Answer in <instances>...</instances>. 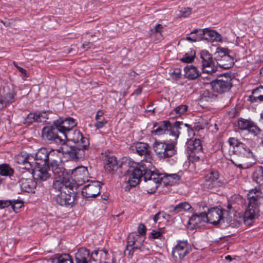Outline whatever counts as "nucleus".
Segmentation results:
<instances>
[{"instance_id":"f8f14e48","label":"nucleus","mask_w":263,"mask_h":263,"mask_svg":"<svg viewBox=\"0 0 263 263\" xmlns=\"http://www.w3.org/2000/svg\"><path fill=\"white\" fill-rule=\"evenodd\" d=\"M60 129L55 126L44 127L42 131V137L46 141L58 144H65V139L58 135Z\"/></svg>"},{"instance_id":"6ab92c4d","label":"nucleus","mask_w":263,"mask_h":263,"mask_svg":"<svg viewBox=\"0 0 263 263\" xmlns=\"http://www.w3.org/2000/svg\"><path fill=\"white\" fill-rule=\"evenodd\" d=\"M33 176L30 171L22 174L19 180L20 186L22 191L30 193L33 192L36 186V182L33 180Z\"/></svg>"},{"instance_id":"5fc2aeb1","label":"nucleus","mask_w":263,"mask_h":263,"mask_svg":"<svg viewBox=\"0 0 263 263\" xmlns=\"http://www.w3.org/2000/svg\"><path fill=\"white\" fill-rule=\"evenodd\" d=\"M146 232V228L145 226L142 223H139L138 228V232L139 233L138 234V235L144 236V237H145Z\"/></svg>"},{"instance_id":"603ef678","label":"nucleus","mask_w":263,"mask_h":263,"mask_svg":"<svg viewBox=\"0 0 263 263\" xmlns=\"http://www.w3.org/2000/svg\"><path fill=\"white\" fill-rule=\"evenodd\" d=\"M192 12V9L190 8H181L180 11V16L183 17L189 16Z\"/></svg>"},{"instance_id":"0e129e2a","label":"nucleus","mask_w":263,"mask_h":263,"mask_svg":"<svg viewBox=\"0 0 263 263\" xmlns=\"http://www.w3.org/2000/svg\"><path fill=\"white\" fill-rule=\"evenodd\" d=\"M237 111L235 108H232L229 111V116L230 118H234L237 115Z\"/></svg>"},{"instance_id":"69168bd1","label":"nucleus","mask_w":263,"mask_h":263,"mask_svg":"<svg viewBox=\"0 0 263 263\" xmlns=\"http://www.w3.org/2000/svg\"><path fill=\"white\" fill-rule=\"evenodd\" d=\"M6 105L5 101H4L3 96L0 95V110L6 107Z\"/></svg>"},{"instance_id":"1a4fd4ad","label":"nucleus","mask_w":263,"mask_h":263,"mask_svg":"<svg viewBox=\"0 0 263 263\" xmlns=\"http://www.w3.org/2000/svg\"><path fill=\"white\" fill-rule=\"evenodd\" d=\"M153 148L157 156L162 158L172 157L176 152L174 142L156 141Z\"/></svg>"},{"instance_id":"f704fd0d","label":"nucleus","mask_w":263,"mask_h":263,"mask_svg":"<svg viewBox=\"0 0 263 263\" xmlns=\"http://www.w3.org/2000/svg\"><path fill=\"white\" fill-rule=\"evenodd\" d=\"M252 178L257 184L263 185V167H257L252 173Z\"/></svg>"},{"instance_id":"8fccbe9b","label":"nucleus","mask_w":263,"mask_h":263,"mask_svg":"<svg viewBox=\"0 0 263 263\" xmlns=\"http://www.w3.org/2000/svg\"><path fill=\"white\" fill-rule=\"evenodd\" d=\"M248 130L250 133H252L255 136L260 134L261 133V130L259 128L252 122H251Z\"/></svg>"},{"instance_id":"9b49d317","label":"nucleus","mask_w":263,"mask_h":263,"mask_svg":"<svg viewBox=\"0 0 263 263\" xmlns=\"http://www.w3.org/2000/svg\"><path fill=\"white\" fill-rule=\"evenodd\" d=\"M211 86L214 92L223 93L229 91L232 87V79L229 76H222L213 81Z\"/></svg>"},{"instance_id":"052dcab7","label":"nucleus","mask_w":263,"mask_h":263,"mask_svg":"<svg viewBox=\"0 0 263 263\" xmlns=\"http://www.w3.org/2000/svg\"><path fill=\"white\" fill-rule=\"evenodd\" d=\"M204 31V36L205 35H208L209 37H211L212 39L215 36V35L216 34V32L213 30H209L208 29H203Z\"/></svg>"},{"instance_id":"bb28decb","label":"nucleus","mask_w":263,"mask_h":263,"mask_svg":"<svg viewBox=\"0 0 263 263\" xmlns=\"http://www.w3.org/2000/svg\"><path fill=\"white\" fill-rule=\"evenodd\" d=\"M91 254L85 248H80L75 254L76 263H91Z\"/></svg>"},{"instance_id":"f03ea898","label":"nucleus","mask_w":263,"mask_h":263,"mask_svg":"<svg viewBox=\"0 0 263 263\" xmlns=\"http://www.w3.org/2000/svg\"><path fill=\"white\" fill-rule=\"evenodd\" d=\"M184 132L190 134L193 132V130L189 124L182 121H176L172 125L168 121H163L154 125L152 133L156 135L168 134L174 137L176 140L179 135Z\"/></svg>"},{"instance_id":"6e6d98bb","label":"nucleus","mask_w":263,"mask_h":263,"mask_svg":"<svg viewBox=\"0 0 263 263\" xmlns=\"http://www.w3.org/2000/svg\"><path fill=\"white\" fill-rule=\"evenodd\" d=\"M172 77L175 79H179L181 77V69L180 68H175L172 72Z\"/></svg>"},{"instance_id":"cd10ccee","label":"nucleus","mask_w":263,"mask_h":263,"mask_svg":"<svg viewBox=\"0 0 263 263\" xmlns=\"http://www.w3.org/2000/svg\"><path fill=\"white\" fill-rule=\"evenodd\" d=\"M228 142L231 146H233L234 153H241L243 155H250L249 153H248V152H247L246 150L249 148L247 147L243 143L238 141L237 139L231 137L229 139Z\"/></svg>"},{"instance_id":"6e6552de","label":"nucleus","mask_w":263,"mask_h":263,"mask_svg":"<svg viewBox=\"0 0 263 263\" xmlns=\"http://www.w3.org/2000/svg\"><path fill=\"white\" fill-rule=\"evenodd\" d=\"M219 172L214 169L208 171L204 176V180L202 187L204 190H216L223 185V181L219 179Z\"/></svg>"},{"instance_id":"4468645a","label":"nucleus","mask_w":263,"mask_h":263,"mask_svg":"<svg viewBox=\"0 0 263 263\" xmlns=\"http://www.w3.org/2000/svg\"><path fill=\"white\" fill-rule=\"evenodd\" d=\"M190 245L186 240H178L172 252L175 261L180 262L190 253Z\"/></svg>"},{"instance_id":"13d9d810","label":"nucleus","mask_w":263,"mask_h":263,"mask_svg":"<svg viewBox=\"0 0 263 263\" xmlns=\"http://www.w3.org/2000/svg\"><path fill=\"white\" fill-rule=\"evenodd\" d=\"M235 203H233L232 202H228V205H227V209H228V210L227 211H226L225 210H223V213H224V214H225V213H233V212H235L236 210H235V209H236V207H235Z\"/></svg>"},{"instance_id":"f3484780","label":"nucleus","mask_w":263,"mask_h":263,"mask_svg":"<svg viewBox=\"0 0 263 263\" xmlns=\"http://www.w3.org/2000/svg\"><path fill=\"white\" fill-rule=\"evenodd\" d=\"M200 58L202 59V66L203 72L212 74L217 70V66L215 65L213 60L212 55L208 51H201Z\"/></svg>"},{"instance_id":"774afa93","label":"nucleus","mask_w":263,"mask_h":263,"mask_svg":"<svg viewBox=\"0 0 263 263\" xmlns=\"http://www.w3.org/2000/svg\"><path fill=\"white\" fill-rule=\"evenodd\" d=\"M161 217L164 219L168 220L171 218V216L169 214H166L163 211H160Z\"/></svg>"},{"instance_id":"49530a36","label":"nucleus","mask_w":263,"mask_h":263,"mask_svg":"<svg viewBox=\"0 0 263 263\" xmlns=\"http://www.w3.org/2000/svg\"><path fill=\"white\" fill-rule=\"evenodd\" d=\"M251 122L245 119L239 120L238 124L239 128L241 130L248 129Z\"/></svg>"},{"instance_id":"aec40b11","label":"nucleus","mask_w":263,"mask_h":263,"mask_svg":"<svg viewBox=\"0 0 263 263\" xmlns=\"http://www.w3.org/2000/svg\"><path fill=\"white\" fill-rule=\"evenodd\" d=\"M71 176L73 180L79 184L89 181L90 178L87 167L79 166L73 169L71 172Z\"/></svg>"},{"instance_id":"c03bdc74","label":"nucleus","mask_w":263,"mask_h":263,"mask_svg":"<svg viewBox=\"0 0 263 263\" xmlns=\"http://www.w3.org/2000/svg\"><path fill=\"white\" fill-rule=\"evenodd\" d=\"M11 208L14 211L17 212V211L20 209L24 204L23 202L20 200H10Z\"/></svg>"},{"instance_id":"a878e982","label":"nucleus","mask_w":263,"mask_h":263,"mask_svg":"<svg viewBox=\"0 0 263 263\" xmlns=\"http://www.w3.org/2000/svg\"><path fill=\"white\" fill-rule=\"evenodd\" d=\"M34 156L31 154L27 155H18L15 158V161L18 164H22L23 168L30 171L33 167Z\"/></svg>"},{"instance_id":"4c0bfd02","label":"nucleus","mask_w":263,"mask_h":263,"mask_svg":"<svg viewBox=\"0 0 263 263\" xmlns=\"http://www.w3.org/2000/svg\"><path fill=\"white\" fill-rule=\"evenodd\" d=\"M14 174V170L9 164H0V175L3 176H11Z\"/></svg>"},{"instance_id":"5701e85b","label":"nucleus","mask_w":263,"mask_h":263,"mask_svg":"<svg viewBox=\"0 0 263 263\" xmlns=\"http://www.w3.org/2000/svg\"><path fill=\"white\" fill-rule=\"evenodd\" d=\"M59 152L57 151L52 149L48 152V162L50 164V166L52 172L57 173L58 171L65 170L61 164L59 163L60 157L59 155Z\"/></svg>"},{"instance_id":"412c9836","label":"nucleus","mask_w":263,"mask_h":263,"mask_svg":"<svg viewBox=\"0 0 263 263\" xmlns=\"http://www.w3.org/2000/svg\"><path fill=\"white\" fill-rule=\"evenodd\" d=\"M100 182L98 181H92L90 183L83 186L82 195L86 198H95L100 193Z\"/></svg>"},{"instance_id":"a211bd4d","label":"nucleus","mask_w":263,"mask_h":263,"mask_svg":"<svg viewBox=\"0 0 263 263\" xmlns=\"http://www.w3.org/2000/svg\"><path fill=\"white\" fill-rule=\"evenodd\" d=\"M53 125L60 129V133L64 136L66 134L72 130L77 125L76 120L72 117L60 118L53 122Z\"/></svg>"},{"instance_id":"423d86ee","label":"nucleus","mask_w":263,"mask_h":263,"mask_svg":"<svg viewBox=\"0 0 263 263\" xmlns=\"http://www.w3.org/2000/svg\"><path fill=\"white\" fill-rule=\"evenodd\" d=\"M145 237L144 236L138 235L137 233H131L129 235L126 246V249L125 253L128 251L127 256L129 258H132L133 254L137 252H144L145 250L148 251L149 249L145 247L144 242Z\"/></svg>"},{"instance_id":"7c9ffc66","label":"nucleus","mask_w":263,"mask_h":263,"mask_svg":"<svg viewBox=\"0 0 263 263\" xmlns=\"http://www.w3.org/2000/svg\"><path fill=\"white\" fill-rule=\"evenodd\" d=\"M205 213L193 214L189 219V223L194 227H199V224L207 223Z\"/></svg>"},{"instance_id":"9d476101","label":"nucleus","mask_w":263,"mask_h":263,"mask_svg":"<svg viewBox=\"0 0 263 263\" xmlns=\"http://www.w3.org/2000/svg\"><path fill=\"white\" fill-rule=\"evenodd\" d=\"M229 50L227 48H217L215 55V59L217 65L221 68L224 69H228L231 68L234 64V59L229 55Z\"/></svg>"},{"instance_id":"72a5a7b5","label":"nucleus","mask_w":263,"mask_h":263,"mask_svg":"<svg viewBox=\"0 0 263 263\" xmlns=\"http://www.w3.org/2000/svg\"><path fill=\"white\" fill-rule=\"evenodd\" d=\"M252 103L263 101V86L258 87L253 89L252 95L249 97Z\"/></svg>"},{"instance_id":"c9c22d12","label":"nucleus","mask_w":263,"mask_h":263,"mask_svg":"<svg viewBox=\"0 0 263 263\" xmlns=\"http://www.w3.org/2000/svg\"><path fill=\"white\" fill-rule=\"evenodd\" d=\"M53 263H73L71 256L68 254H57L53 259Z\"/></svg>"},{"instance_id":"7ed1b4c3","label":"nucleus","mask_w":263,"mask_h":263,"mask_svg":"<svg viewBox=\"0 0 263 263\" xmlns=\"http://www.w3.org/2000/svg\"><path fill=\"white\" fill-rule=\"evenodd\" d=\"M263 198V193L260 187H255L248 194V205L243 214L245 223L250 224L255 219L259 213L260 200Z\"/></svg>"},{"instance_id":"393cba45","label":"nucleus","mask_w":263,"mask_h":263,"mask_svg":"<svg viewBox=\"0 0 263 263\" xmlns=\"http://www.w3.org/2000/svg\"><path fill=\"white\" fill-rule=\"evenodd\" d=\"M48 149L42 147L40 148L34 156L33 167L35 166H45L48 165Z\"/></svg>"},{"instance_id":"b1692460","label":"nucleus","mask_w":263,"mask_h":263,"mask_svg":"<svg viewBox=\"0 0 263 263\" xmlns=\"http://www.w3.org/2000/svg\"><path fill=\"white\" fill-rule=\"evenodd\" d=\"M224 213L223 210L218 208H213L209 210L206 213L207 222H210L214 225L218 224L223 218Z\"/></svg>"},{"instance_id":"a19ab883","label":"nucleus","mask_w":263,"mask_h":263,"mask_svg":"<svg viewBox=\"0 0 263 263\" xmlns=\"http://www.w3.org/2000/svg\"><path fill=\"white\" fill-rule=\"evenodd\" d=\"M216 96L209 90H205L201 95V100L202 101L211 102L215 100Z\"/></svg>"},{"instance_id":"de8ad7c7","label":"nucleus","mask_w":263,"mask_h":263,"mask_svg":"<svg viewBox=\"0 0 263 263\" xmlns=\"http://www.w3.org/2000/svg\"><path fill=\"white\" fill-rule=\"evenodd\" d=\"M39 123H47L49 124L50 122H47V120L49 119L48 111H42L39 112Z\"/></svg>"},{"instance_id":"c756f323","label":"nucleus","mask_w":263,"mask_h":263,"mask_svg":"<svg viewBox=\"0 0 263 263\" xmlns=\"http://www.w3.org/2000/svg\"><path fill=\"white\" fill-rule=\"evenodd\" d=\"M184 71L185 77L190 80H195L201 75L197 68L193 65L186 66L184 68Z\"/></svg>"},{"instance_id":"ddd939ff","label":"nucleus","mask_w":263,"mask_h":263,"mask_svg":"<svg viewBox=\"0 0 263 263\" xmlns=\"http://www.w3.org/2000/svg\"><path fill=\"white\" fill-rule=\"evenodd\" d=\"M136 153L141 156H143V159L138 164H145L146 166L152 165L154 161L150 147L146 143L138 142L135 146Z\"/></svg>"},{"instance_id":"e2e57ef3","label":"nucleus","mask_w":263,"mask_h":263,"mask_svg":"<svg viewBox=\"0 0 263 263\" xmlns=\"http://www.w3.org/2000/svg\"><path fill=\"white\" fill-rule=\"evenodd\" d=\"M11 204L10 200H0V209H4L5 208L10 206Z\"/></svg>"},{"instance_id":"2eb2a0df","label":"nucleus","mask_w":263,"mask_h":263,"mask_svg":"<svg viewBox=\"0 0 263 263\" xmlns=\"http://www.w3.org/2000/svg\"><path fill=\"white\" fill-rule=\"evenodd\" d=\"M76 188H72L70 190L63 191L60 193L56 198V201L59 205L65 207H72L74 205L76 200L77 193L74 190Z\"/></svg>"},{"instance_id":"a18cd8bd","label":"nucleus","mask_w":263,"mask_h":263,"mask_svg":"<svg viewBox=\"0 0 263 263\" xmlns=\"http://www.w3.org/2000/svg\"><path fill=\"white\" fill-rule=\"evenodd\" d=\"M187 153L189 155L190 161L193 162L199 161L202 155V153H198L195 152H189Z\"/></svg>"},{"instance_id":"dca6fc26","label":"nucleus","mask_w":263,"mask_h":263,"mask_svg":"<svg viewBox=\"0 0 263 263\" xmlns=\"http://www.w3.org/2000/svg\"><path fill=\"white\" fill-rule=\"evenodd\" d=\"M249 155L243 154L241 153H234V155L231 157V161L237 167L241 169H247L251 165V163L248 161V159L252 156V153L249 148L246 149Z\"/></svg>"},{"instance_id":"e433bc0d","label":"nucleus","mask_w":263,"mask_h":263,"mask_svg":"<svg viewBox=\"0 0 263 263\" xmlns=\"http://www.w3.org/2000/svg\"><path fill=\"white\" fill-rule=\"evenodd\" d=\"M188 106L186 105H180L173 109L170 114L171 118H174L180 117L187 111Z\"/></svg>"},{"instance_id":"58836bf2","label":"nucleus","mask_w":263,"mask_h":263,"mask_svg":"<svg viewBox=\"0 0 263 263\" xmlns=\"http://www.w3.org/2000/svg\"><path fill=\"white\" fill-rule=\"evenodd\" d=\"M191 205L186 202L180 203L173 207V209L171 212H174L176 213H178L181 212L188 211L191 209Z\"/></svg>"},{"instance_id":"864d4df0","label":"nucleus","mask_w":263,"mask_h":263,"mask_svg":"<svg viewBox=\"0 0 263 263\" xmlns=\"http://www.w3.org/2000/svg\"><path fill=\"white\" fill-rule=\"evenodd\" d=\"M162 28L163 26L161 24L156 25L154 29H151V34H157L158 33L160 34Z\"/></svg>"},{"instance_id":"4be33fe9","label":"nucleus","mask_w":263,"mask_h":263,"mask_svg":"<svg viewBox=\"0 0 263 263\" xmlns=\"http://www.w3.org/2000/svg\"><path fill=\"white\" fill-rule=\"evenodd\" d=\"M50 170L49 165L35 166L32 169L31 172L34 179L40 182L44 181L50 177V174L49 173L48 170Z\"/></svg>"},{"instance_id":"c85d7f7f","label":"nucleus","mask_w":263,"mask_h":263,"mask_svg":"<svg viewBox=\"0 0 263 263\" xmlns=\"http://www.w3.org/2000/svg\"><path fill=\"white\" fill-rule=\"evenodd\" d=\"M186 147V152H195L198 153H202V145L201 141L199 139H195L194 140L190 139L187 141Z\"/></svg>"},{"instance_id":"20e7f679","label":"nucleus","mask_w":263,"mask_h":263,"mask_svg":"<svg viewBox=\"0 0 263 263\" xmlns=\"http://www.w3.org/2000/svg\"><path fill=\"white\" fill-rule=\"evenodd\" d=\"M129 167L127 171L128 172L127 176L128 177L127 181V183L131 187H135L143 179L146 168L150 171L151 165L149 164L146 166L145 164H138L135 162L126 159L121 164V167L126 168Z\"/></svg>"},{"instance_id":"3c124183","label":"nucleus","mask_w":263,"mask_h":263,"mask_svg":"<svg viewBox=\"0 0 263 263\" xmlns=\"http://www.w3.org/2000/svg\"><path fill=\"white\" fill-rule=\"evenodd\" d=\"M99 255L101 257V260H100V263H102V261L105 260H110L109 255L108 251L106 250H101Z\"/></svg>"},{"instance_id":"473e14b6","label":"nucleus","mask_w":263,"mask_h":263,"mask_svg":"<svg viewBox=\"0 0 263 263\" xmlns=\"http://www.w3.org/2000/svg\"><path fill=\"white\" fill-rule=\"evenodd\" d=\"M204 38V30H203V29H196L187 35L186 40L190 42H195L199 41Z\"/></svg>"},{"instance_id":"0eeeda50","label":"nucleus","mask_w":263,"mask_h":263,"mask_svg":"<svg viewBox=\"0 0 263 263\" xmlns=\"http://www.w3.org/2000/svg\"><path fill=\"white\" fill-rule=\"evenodd\" d=\"M54 180L53 182V188L58 191L62 192L70 190L72 188H75L76 185L74 183L70 182L69 179V174L66 170L60 171L57 173L52 172Z\"/></svg>"},{"instance_id":"bf43d9fd","label":"nucleus","mask_w":263,"mask_h":263,"mask_svg":"<svg viewBox=\"0 0 263 263\" xmlns=\"http://www.w3.org/2000/svg\"><path fill=\"white\" fill-rule=\"evenodd\" d=\"M162 235L161 229L159 231L153 230L151 233V236L153 239H157L160 238Z\"/></svg>"},{"instance_id":"39448f33","label":"nucleus","mask_w":263,"mask_h":263,"mask_svg":"<svg viewBox=\"0 0 263 263\" xmlns=\"http://www.w3.org/2000/svg\"><path fill=\"white\" fill-rule=\"evenodd\" d=\"M146 168L143 178V188L147 193L153 194L161 183L162 179L159 174L154 172L155 167L153 165H151L150 171L148 168Z\"/></svg>"},{"instance_id":"2f4dec72","label":"nucleus","mask_w":263,"mask_h":263,"mask_svg":"<svg viewBox=\"0 0 263 263\" xmlns=\"http://www.w3.org/2000/svg\"><path fill=\"white\" fill-rule=\"evenodd\" d=\"M119 167H121V165H118L117 158L115 156L109 157L106 159L104 168L108 172L113 173Z\"/></svg>"},{"instance_id":"f257e3e1","label":"nucleus","mask_w":263,"mask_h":263,"mask_svg":"<svg viewBox=\"0 0 263 263\" xmlns=\"http://www.w3.org/2000/svg\"><path fill=\"white\" fill-rule=\"evenodd\" d=\"M65 138L69 139L74 143L73 146H68L64 144L62 151L69 155L72 159H78L83 158L85 155V151L87 149L89 145V141L87 137H84L79 130H71L64 136Z\"/></svg>"},{"instance_id":"4d7b16f0","label":"nucleus","mask_w":263,"mask_h":263,"mask_svg":"<svg viewBox=\"0 0 263 263\" xmlns=\"http://www.w3.org/2000/svg\"><path fill=\"white\" fill-rule=\"evenodd\" d=\"M35 117L34 113L31 112L24 119L23 123L25 124L30 125L32 124L33 117Z\"/></svg>"},{"instance_id":"338daca9","label":"nucleus","mask_w":263,"mask_h":263,"mask_svg":"<svg viewBox=\"0 0 263 263\" xmlns=\"http://www.w3.org/2000/svg\"><path fill=\"white\" fill-rule=\"evenodd\" d=\"M92 45V44L90 42H85L82 45V47L85 49H88L91 47Z\"/></svg>"},{"instance_id":"37998d69","label":"nucleus","mask_w":263,"mask_h":263,"mask_svg":"<svg viewBox=\"0 0 263 263\" xmlns=\"http://www.w3.org/2000/svg\"><path fill=\"white\" fill-rule=\"evenodd\" d=\"M101 250H94L91 253L90 256L91 262L95 261L96 263H100V260H101V257L100 256L99 253Z\"/></svg>"},{"instance_id":"79ce46f5","label":"nucleus","mask_w":263,"mask_h":263,"mask_svg":"<svg viewBox=\"0 0 263 263\" xmlns=\"http://www.w3.org/2000/svg\"><path fill=\"white\" fill-rule=\"evenodd\" d=\"M15 94L12 91L7 93L3 96L6 106H8L15 101Z\"/></svg>"},{"instance_id":"ea45409f","label":"nucleus","mask_w":263,"mask_h":263,"mask_svg":"<svg viewBox=\"0 0 263 263\" xmlns=\"http://www.w3.org/2000/svg\"><path fill=\"white\" fill-rule=\"evenodd\" d=\"M195 57V51L191 49L189 52L185 53L183 57L180 59V61L184 63H192Z\"/></svg>"},{"instance_id":"680f3d73","label":"nucleus","mask_w":263,"mask_h":263,"mask_svg":"<svg viewBox=\"0 0 263 263\" xmlns=\"http://www.w3.org/2000/svg\"><path fill=\"white\" fill-rule=\"evenodd\" d=\"M106 123L107 121L105 119L102 120H98L97 121L95 126L97 128L99 129L102 128Z\"/></svg>"},{"instance_id":"09e8293b","label":"nucleus","mask_w":263,"mask_h":263,"mask_svg":"<svg viewBox=\"0 0 263 263\" xmlns=\"http://www.w3.org/2000/svg\"><path fill=\"white\" fill-rule=\"evenodd\" d=\"M165 179L169 180L168 184L172 185L180 179V176L177 174H170L166 176Z\"/></svg>"}]
</instances>
